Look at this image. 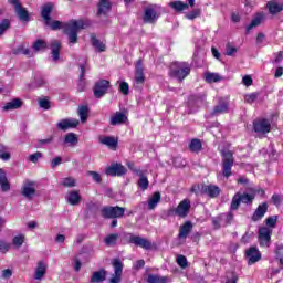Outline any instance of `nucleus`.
Instances as JSON below:
<instances>
[{"instance_id": "nucleus-42", "label": "nucleus", "mask_w": 283, "mask_h": 283, "mask_svg": "<svg viewBox=\"0 0 283 283\" xmlns=\"http://www.w3.org/2000/svg\"><path fill=\"white\" fill-rule=\"evenodd\" d=\"M229 112V104L222 103L214 107L213 114H227Z\"/></svg>"}, {"instance_id": "nucleus-40", "label": "nucleus", "mask_w": 283, "mask_h": 283, "mask_svg": "<svg viewBox=\"0 0 283 283\" xmlns=\"http://www.w3.org/2000/svg\"><path fill=\"white\" fill-rule=\"evenodd\" d=\"M264 224L266 227V229H275V227H277V216H271V217H268L265 220H264Z\"/></svg>"}, {"instance_id": "nucleus-61", "label": "nucleus", "mask_w": 283, "mask_h": 283, "mask_svg": "<svg viewBox=\"0 0 283 283\" xmlns=\"http://www.w3.org/2000/svg\"><path fill=\"white\" fill-rule=\"evenodd\" d=\"M61 163H63V158H61V156L53 158L51 160V169L59 167V165H61Z\"/></svg>"}, {"instance_id": "nucleus-64", "label": "nucleus", "mask_w": 283, "mask_h": 283, "mask_svg": "<svg viewBox=\"0 0 283 283\" xmlns=\"http://www.w3.org/2000/svg\"><path fill=\"white\" fill-rule=\"evenodd\" d=\"M235 52H238V49H235V46L228 45L226 49L227 56H233V54H235Z\"/></svg>"}, {"instance_id": "nucleus-23", "label": "nucleus", "mask_w": 283, "mask_h": 283, "mask_svg": "<svg viewBox=\"0 0 283 283\" xmlns=\"http://www.w3.org/2000/svg\"><path fill=\"white\" fill-rule=\"evenodd\" d=\"M66 202L76 207L81 202V192L78 190H72L66 195Z\"/></svg>"}, {"instance_id": "nucleus-37", "label": "nucleus", "mask_w": 283, "mask_h": 283, "mask_svg": "<svg viewBox=\"0 0 283 283\" xmlns=\"http://www.w3.org/2000/svg\"><path fill=\"white\" fill-rule=\"evenodd\" d=\"M24 242H25V234H22V233L17 234L12 239V244H13V247H15V249H21V247H23Z\"/></svg>"}, {"instance_id": "nucleus-4", "label": "nucleus", "mask_w": 283, "mask_h": 283, "mask_svg": "<svg viewBox=\"0 0 283 283\" xmlns=\"http://www.w3.org/2000/svg\"><path fill=\"white\" fill-rule=\"evenodd\" d=\"M273 235V229L266 228V226L259 227V244L263 249L271 247V237Z\"/></svg>"}, {"instance_id": "nucleus-28", "label": "nucleus", "mask_w": 283, "mask_h": 283, "mask_svg": "<svg viewBox=\"0 0 283 283\" xmlns=\"http://www.w3.org/2000/svg\"><path fill=\"white\" fill-rule=\"evenodd\" d=\"M106 277H107V271L105 270L95 271L91 276V282L92 283L105 282Z\"/></svg>"}, {"instance_id": "nucleus-32", "label": "nucleus", "mask_w": 283, "mask_h": 283, "mask_svg": "<svg viewBox=\"0 0 283 283\" xmlns=\"http://www.w3.org/2000/svg\"><path fill=\"white\" fill-rule=\"evenodd\" d=\"M77 114L80 116L81 123H87V118L90 117V107H87V105L80 106Z\"/></svg>"}, {"instance_id": "nucleus-7", "label": "nucleus", "mask_w": 283, "mask_h": 283, "mask_svg": "<svg viewBox=\"0 0 283 283\" xmlns=\"http://www.w3.org/2000/svg\"><path fill=\"white\" fill-rule=\"evenodd\" d=\"M102 216L103 218H109V219H116V218H123L125 216V208L123 207H104L102 209Z\"/></svg>"}, {"instance_id": "nucleus-30", "label": "nucleus", "mask_w": 283, "mask_h": 283, "mask_svg": "<svg viewBox=\"0 0 283 283\" xmlns=\"http://www.w3.org/2000/svg\"><path fill=\"white\" fill-rule=\"evenodd\" d=\"M135 82L145 83V73L143 72V62L138 61L136 64Z\"/></svg>"}, {"instance_id": "nucleus-53", "label": "nucleus", "mask_w": 283, "mask_h": 283, "mask_svg": "<svg viewBox=\"0 0 283 283\" xmlns=\"http://www.w3.org/2000/svg\"><path fill=\"white\" fill-rule=\"evenodd\" d=\"M10 28V20L4 19L0 22V36L6 33V30Z\"/></svg>"}, {"instance_id": "nucleus-41", "label": "nucleus", "mask_w": 283, "mask_h": 283, "mask_svg": "<svg viewBox=\"0 0 283 283\" xmlns=\"http://www.w3.org/2000/svg\"><path fill=\"white\" fill-rule=\"evenodd\" d=\"M45 48H48V43H45L43 40H36L32 44L33 52H41V50H45Z\"/></svg>"}, {"instance_id": "nucleus-54", "label": "nucleus", "mask_w": 283, "mask_h": 283, "mask_svg": "<svg viewBox=\"0 0 283 283\" xmlns=\"http://www.w3.org/2000/svg\"><path fill=\"white\" fill-rule=\"evenodd\" d=\"M200 14H201L200 9H195L190 13L186 14V19L193 21V19H198V17H200Z\"/></svg>"}, {"instance_id": "nucleus-59", "label": "nucleus", "mask_w": 283, "mask_h": 283, "mask_svg": "<svg viewBox=\"0 0 283 283\" xmlns=\"http://www.w3.org/2000/svg\"><path fill=\"white\" fill-rule=\"evenodd\" d=\"M10 251V243L1 240L0 241V253H8Z\"/></svg>"}, {"instance_id": "nucleus-35", "label": "nucleus", "mask_w": 283, "mask_h": 283, "mask_svg": "<svg viewBox=\"0 0 283 283\" xmlns=\"http://www.w3.org/2000/svg\"><path fill=\"white\" fill-rule=\"evenodd\" d=\"M158 202H160V192H155L148 200V209H156V207H158Z\"/></svg>"}, {"instance_id": "nucleus-21", "label": "nucleus", "mask_w": 283, "mask_h": 283, "mask_svg": "<svg viewBox=\"0 0 283 283\" xmlns=\"http://www.w3.org/2000/svg\"><path fill=\"white\" fill-rule=\"evenodd\" d=\"M193 229V223L191 221H186L180 228H179V234L178 238L180 240L187 239V235L191 233V230Z\"/></svg>"}, {"instance_id": "nucleus-45", "label": "nucleus", "mask_w": 283, "mask_h": 283, "mask_svg": "<svg viewBox=\"0 0 283 283\" xmlns=\"http://www.w3.org/2000/svg\"><path fill=\"white\" fill-rule=\"evenodd\" d=\"M189 147L191 151L198 153L202 149V143L199 139H192Z\"/></svg>"}, {"instance_id": "nucleus-3", "label": "nucleus", "mask_w": 283, "mask_h": 283, "mask_svg": "<svg viewBox=\"0 0 283 283\" xmlns=\"http://www.w3.org/2000/svg\"><path fill=\"white\" fill-rule=\"evenodd\" d=\"M222 176H224V178H229L232 172H231V168L233 167V153H231V150H223L222 151Z\"/></svg>"}, {"instance_id": "nucleus-13", "label": "nucleus", "mask_w": 283, "mask_h": 283, "mask_svg": "<svg viewBox=\"0 0 283 283\" xmlns=\"http://www.w3.org/2000/svg\"><path fill=\"white\" fill-rule=\"evenodd\" d=\"M253 125L256 134H269L271 132V122L269 119H258Z\"/></svg>"}, {"instance_id": "nucleus-15", "label": "nucleus", "mask_w": 283, "mask_h": 283, "mask_svg": "<svg viewBox=\"0 0 283 283\" xmlns=\"http://www.w3.org/2000/svg\"><path fill=\"white\" fill-rule=\"evenodd\" d=\"M78 127V119L75 118H65L57 123V129L62 132H67V129H74Z\"/></svg>"}, {"instance_id": "nucleus-1", "label": "nucleus", "mask_w": 283, "mask_h": 283, "mask_svg": "<svg viewBox=\"0 0 283 283\" xmlns=\"http://www.w3.org/2000/svg\"><path fill=\"white\" fill-rule=\"evenodd\" d=\"M45 25L51 28V30H61L63 28V22L61 21H52L45 22ZM90 23L87 21H75L71 20L69 23L64 25V32L69 36V43H76L78 41V30H85Z\"/></svg>"}, {"instance_id": "nucleus-63", "label": "nucleus", "mask_w": 283, "mask_h": 283, "mask_svg": "<svg viewBox=\"0 0 283 283\" xmlns=\"http://www.w3.org/2000/svg\"><path fill=\"white\" fill-rule=\"evenodd\" d=\"M242 83L247 87H250V85H253V78L251 77V75H245L242 77Z\"/></svg>"}, {"instance_id": "nucleus-60", "label": "nucleus", "mask_w": 283, "mask_h": 283, "mask_svg": "<svg viewBox=\"0 0 283 283\" xmlns=\"http://www.w3.org/2000/svg\"><path fill=\"white\" fill-rule=\"evenodd\" d=\"M80 69H81L80 81H83L85 76V71L88 70L86 60H84V63H80Z\"/></svg>"}, {"instance_id": "nucleus-57", "label": "nucleus", "mask_w": 283, "mask_h": 283, "mask_svg": "<svg viewBox=\"0 0 283 283\" xmlns=\"http://www.w3.org/2000/svg\"><path fill=\"white\" fill-rule=\"evenodd\" d=\"M177 264H179L181 269H187V258L185 255H178Z\"/></svg>"}, {"instance_id": "nucleus-39", "label": "nucleus", "mask_w": 283, "mask_h": 283, "mask_svg": "<svg viewBox=\"0 0 283 283\" xmlns=\"http://www.w3.org/2000/svg\"><path fill=\"white\" fill-rule=\"evenodd\" d=\"M262 19H264V15L262 13L256 14L252 22L247 27L248 32H251L253 28H258V25L262 23Z\"/></svg>"}, {"instance_id": "nucleus-26", "label": "nucleus", "mask_w": 283, "mask_h": 283, "mask_svg": "<svg viewBox=\"0 0 283 283\" xmlns=\"http://www.w3.org/2000/svg\"><path fill=\"white\" fill-rule=\"evenodd\" d=\"M64 145L66 147H76L78 145V136L74 133H69L64 137Z\"/></svg>"}, {"instance_id": "nucleus-25", "label": "nucleus", "mask_w": 283, "mask_h": 283, "mask_svg": "<svg viewBox=\"0 0 283 283\" xmlns=\"http://www.w3.org/2000/svg\"><path fill=\"white\" fill-rule=\"evenodd\" d=\"M51 54L53 61H59V59H61V42L54 40L51 43Z\"/></svg>"}, {"instance_id": "nucleus-58", "label": "nucleus", "mask_w": 283, "mask_h": 283, "mask_svg": "<svg viewBox=\"0 0 283 283\" xmlns=\"http://www.w3.org/2000/svg\"><path fill=\"white\" fill-rule=\"evenodd\" d=\"M272 203L275 205V207H280V205H282V196L274 193L271 198Z\"/></svg>"}, {"instance_id": "nucleus-8", "label": "nucleus", "mask_w": 283, "mask_h": 283, "mask_svg": "<svg viewBox=\"0 0 283 283\" xmlns=\"http://www.w3.org/2000/svg\"><path fill=\"white\" fill-rule=\"evenodd\" d=\"M112 264L114 273L109 279V283H120V280H123V261L120 259H113Z\"/></svg>"}, {"instance_id": "nucleus-6", "label": "nucleus", "mask_w": 283, "mask_h": 283, "mask_svg": "<svg viewBox=\"0 0 283 283\" xmlns=\"http://www.w3.org/2000/svg\"><path fill=\"white\" fill-rule=\"evenodd\" d=\"M21 193L23 198H27V200H33L34 196H36V182L27 179L23 181Z\"/></svg>"}, {"instance_id": "nucleus-43", "label": "nucleus", "mask_w": 283, "mask_h": 283, "mask_svg": "<svg viewBox=\"0 0 283 283\" xmlns=\"http://www.w3.org/2000/svg\"><path fill=\"white\" fill-rule=\"evenodd\" d=\"M240 202H242V193L238 192V193H235L234 197L232 198L231 209H232V210L238 209V207H240Z\"/></svg>"}, {"instance_id": "nucleus-9", "label": "nucleus", "mask_w": 283, "mask_h": 283, "mask_svg": "<svg viewBox=\"0 0 283 283\" xmlns=\"http://www.w3.org/2000/svg\"><path fill=\"white\" fill-rule=\"evenodd\" d=\"M158 21V6L149 4L144 9V23H156Z\"/></svg>"}, {"instance_id": "nucleus-36", "label": "nucleus", "mask_w": 283, "mask_h": 283, "mask_svg": "<svg viewBox=\"0 0 283 283\" xmlns=\"http://www.w3.org/2000/svg\"><path fill=\"white\" fill-rule=\"evenodd\" d=\"M111 8H112V6L109 4V1L102 0L98 4L97 12H98V14H107V12H109Z\"/></svg>"}, {"instance_id": "nucleus-44", "label": "nucleus", "mask_w": 283, "mask_h": 283, "mask_svg": "<svg viewBox=\"0 0 283 283\" xmlns=\"http://www.w3.org/2000/svg\"><path fill=\"white\" fill-rule=\"evenodd\" d=\"M92 44L97 52H105V43L101 42L98 39L92 38Z\"/></svg>"}, {"instance_id": "nucleus-48", "label": "nucleus", "mask_w": 283, "mask_h": 283, "mask_svg": "<svg viewBox=\"0 0 283 283\" xmlns=\"http://www.w3.org/2000/svg\"><path fill=\"white\" fill-rule=\"evenodd\" d=\"M255 200V195L243 193L241 195V202L244 205H251Z\"/></svg>"}, {"instance_id": "nucleus-52", "label": "nucleus", "mask_w": 283, "mask_h": 283, "mask_svg": "<svg viewBox=\"0 0 283 283\" xmlns=\"http://www.w3.org/2000/svg\"><path fill=\"white\" fill-rule=\"evenodd\" d=\"M39 105L41 107V109H50L51 105H50V99L48 97H43L39 99Z\"/></svg>"}, {"instance_id": "nucleus-50", "label": "nucleus", "mask_w": 283, "mask_h": 283, "mask_svg": "<svg viewBox=\"0 0 283 283\" xmlns=\"http://www.w3.org/2000/svg\"><path fill=\"white\" fill-rule=\"evenodd\" d=\"M138 186H139V188L143 189L144 191H145L146 189H148V187H149V180L147 179V177L142 176V177L139 178Z\"/></svg>"}, {"instance_id": "nucleus-19", "label": "nucleus", "mask_w": 283, "mask_h": 283, "mask_svg": "<svg viewBox=\"0 0 283 283\" xmlns=\"http://www.w3.org/2000/svg\"><path fill=\"white\" fill-rule=\"evenodd\" d=\"M109 123L113 126L125 125V123H127V115L123 112H116L111 116Z\"/></svg>"}, {"instance_id": "nucleus-12", "label": "nucleus", "mask_w": 283, "mask_h": 283, "mask_svg": "<svg viewBox=\"0 0 283 283\" xmlns=\"http://www.w3.org/2000/svg\"><path fill=\"white\" fill-rule=\"evenodd\" d=\"M188 3H185L180 0L174 1L169 3V7L175 10V12H184V10H189L190 8H193L196 6V0H187Z\"/></svg>"}, {"instance_id": "nucleus-31", "label": "nucleus", "mask_w": 283, "mask_h": 283, "mask_svg": "<svg viewBox=\"0 0 283 283\" xmlns=\"http://www.w3.org/2000/svg\"><path fill=\"white\" fill-rule=\"evenodd\" d=\"M147 282L148 283H169V276H160L158 274H149Z\"/></svg>"}, {"instance_id": "nucleus-27", "label": "nucleus", "mask_w": 283, "mask_h": 283, "mask_svg": "<svg viewBox=\"0 0 283 283\" xmlns=\"http://www.w3.org/2000/svg\"><path fill=\"white\" fill-rule=\"evenodd\" d=\"M23 105V102L19 98L8 102L3 107V112H12V109H19Z\"/></svg>"}, {"instance_id": "nucleus-2", "label": "nucleus", "mask_w": 283, "mask_h": 283, "mask_svg": "<svg viewBox=\"0 0 283 283\" xmlns=\"http://www.w3.org/2000/svg\"><path fill=\"white\" fill-rule=\"evenodd\" d=\"M190 73L191 66L187 62H176L170 69V76L177 81H185Z\"/></svg>"}, {"instance_id": "nucleus-62", "label": "nucleus", "mask_w": 283, "mask_h": 283, "mask_svg": "<svg viewBox=\"0 0 283 283\" xmlns=\"http://www.w3.org/2000/svg\"><path fill=\"white\" fill-rule=\"evenodd\" d=\"M45 78L43 77H38L34 82H33V87H45Z\"/></svg>"}, {"instance_id": "nucleus-46", "label": "nucleus", "mask_w": 283, "mask_h": 283, "mask_svg": "<svg viewBox=\"0 0 283 283\" xmlns=\"http://www.w3.org/2000/svg\"><path fill=\"white\" fill-rule=\"evenodd\" d=\"M116 240H118V234L114 233V234H109L106 239H105V244L107 247H114V244H116Z\"/></svg>"}, {"instance_id": "nucleus-16", "label": "nucleus", "mask_w": 283, "mask_h": 283, "mask_svg": "<svg viewBox=\"0 0 283 283\" xmlns=\"http://www.w3.org/2000/svg\"><path fill=\"white\" fill-rule=\"evenodd\" d=\"M125 174H127V169L120 164H112L106 169V176H125Z\"/></svg>"}, {"instance_id": "nucleus-38", "label": "nucleus", "mask_w": 283, "mask_h": 283, "mask_svg": "<svg viewBox=\"0 0 283 283\" xmlns=\"http://www.w3.org/2000/svg\"><path fill=\"white\" fill-rule=\"evenodd\" d=\"M0 187L1 191H10V182H8V177H6V172L2 170L0 174Z\"/></svg>"}, {"instance_id": "nucleus-20", "label": "nucleus", "mask_w": 283, "mask_h": 283, "mask_svg": "<svg viewBox=\"0 0 283 283\" xmlns=\"http://www.w3.org/2000/svg\"><path fill=\"white\" fill-rule=\"evenodd\" d=\"M201 191L210 198H218V196H220V187L214 185L202 186Z\"/></svg>"}, {"instance_id": "nucleus-14", "label": "nucleus", "mask_w": 283, "mask_h": 283, "mask_svg": "<svg viewBox=\"0 0 283 283\" xmlns=\"http://www.w3.org/2000/svg\"><path fill=\"white\" fill-rule=\"evenodd\" d=\"M46 273H48V263L45 261H40L35 266V270L33 273V280H38L39 282H41V280L45 277Z\"/></svg>"}, {"instance_id": "nucleus-22", "label": "nucleus", "mask_w": 283, "mask_h": 283, "mask_svg": "<svg viewBox=\"0 0 283 283\" xmlns=\"http://www.w3.org/2000/svg\"><path fill=\"white\" fill-rule=\"evenodd\" d=\"M99 143L108 147V149H116L118 147V140L112 136H101Z\"/></svg>"}, {"instance_id": "nucleus-18", "label": "nucleus", "mask_w": 283, "mask_h": 283, "mask_svg": "<svg viewBox=\"0 0 283 283\" xmlns=\"http://www.w3.org/2000/svg\"><path fill=\"white\" fill-rule=\"evenodd\" d=\"M245 255L248 258V264H255V262H260V260H262V254L258 248H250L245 252Z\"/></svg>"}, {"instance_id": "nucleus-34", "label": "nucleus", "mask_w": 283, "mask_h": 283, "mask_svg": "<svg viewBox=\"0 0 283 283\" xmlns=\"http://www.w3.org/2000/svg\"><path fill=\"white\" fill-rule=\"evenodd\" d=\"M15 14H18L20 21H30V15L28 14V11L21 6H17Z\"/></svg>"}, {"instance_id": "nucleus-55", "label": "nucleus", "mask_w": 283, "mask_h": 283, "mask_svg": "<svg viewBox=\"0 0 283 283\" xmlns=\"http://www.w3.org/2000/svg\"><path fill=\"white\" fill-rule=\"evenodd\" d=\"M40 158H43V154L41 151H36L29 156L30 163H39Z\"/></svg>"}, {"instance_id": "nucleus-24", "label": "nucleus", "mask_w": 283, "mask_h": 283, "mask_svg": "<svg viewBox=\"0 0 283 283\" xmlns=\"http://www.w3.org/2000/svg\"><path fill=\"white\" fill-rule=\"evenodd\" d=\"M54 8V4H52V2H48L46 4H44L41 9V15L42 19L44 20V23H50V14H52V10Z\"/></svg>"}, {"instance_id": "nucleus-11", "label": "nucleus", "mask_w": 283, "mask_h": 283, "mask_svg": "<svg viewBox=\"0 0 283 283\" xmlns=\"http://www.w3.org/2000/svg\"><path fill=\"white\" fill-rule=\"evenodd\" d=\"M190 209L191 201L189 199H184L175 209V216H178L179 218H187L189 216Z\"/></svg>"}, {"instance_id": "nucleus-51", "label": "nucleus", "mask_w": 283, "mask_h": 283, "mask_svg": "<svg viewBox=\"0 0 283 283\" xmlns=\"http://www.w3.org/2000/svg\"><path fill=\"white\" fill-rule=\"evenodd\" d=\"M275 255L280 264H283V245L282 244L276 245Z\"/></svg>"}, {"instance_id": "nucleus-5", "label": "nucleus", "mask_w": 283, "mask_h": 283, "mask_svg": "<svg viewBox=\"0 0 283 283\" xmlns=\"http://www.w3.org/2000/svg\"><path fill=\"white\" fill-rule=\"evenodd\" d=\"M124 238L125 240H127L129 244H135V247H140L142 249H146V250L151 249V242H149V240L145 238L136 237L132 233H125Z\"/></svg>"}, {"instance_id": "nucleus-33", "label": "nucleus", "mask_w": 283, "mask_h": 283, "mask_svg": "<svg viewBox=\"0 0 283 283\" xmlns=\"http://www.w3.org/2000/svg\"><path fill=\"white\" fill-rule=\"evenodd\" d=\"M205 81L207 83H220L222 81V76L218 73H205Z\"/></svg>"}, {"instance_id": "nucleus-56", "label": "nucleus", "mask_w": 283, "mask_h": 283, "mask_svg": "<svg viewBox=\"0 0 283 283\" xmlns=\"http://www.w3.org/2000/svg\"><path fill=\"white\" fill-rule=\"evenodd\" d=\"M119 92H122V94L127 96V94H129V84L127 82H122L119 84Z\"/></svg>"}, {"instance_id": "nucleus-49", "label": "nucleus", "mask_w": 283, "mask_h": 283, "mask_svg": "<svg viewBox=\"0 0 283 283\" xmlns=\"http://www.w3.org/2000/svg\"><path fill=\"white\" fill-rule=\"evenodd\" d=\"M258 96H259L258 93H250L244 96V101L245 103H249L251 105L255 103V101H258Z\"/></svg>"}, {"instance_id": "nucleus-29", "label": "nucleus", "mask_w": 283, "mask_h": 283, "mask_svg": "<svg viewBox=\"0 0 283 283\" xmlns=\"http://www.w3.org/2000/svg\"><path fill=\"white\" fill-rule=\"evenodd\" d=\"M268 9L270 14H279V12H282L283 10V4L279 3L275 0H272L270 2H268Z\"/></svg>"}, {"instance_id": "nucleus-10", "label": "nucleus", "mask_w": 283, "mask_h": 283, "mask_svg": "<svg viewBox=\"0 0 283 283\" xmlns=\"http://www.w3.org/2000/svg\"><path fill=\"white\" fill-rule=\"evenodd\" d=\"M107 90H109V81L99 80L95 83L93 94L95 98H103V96L107 94Z\"/></svg>"}, {"instance_id": "nucleus-47", "label": "nucleus", "mask_w": 283, "mask_h": 283, "mask_svg": "<svg viewBox=\"0 0 283 283\" xmlns=\"http://www.w3.org/2000/svg\"><path fill=\"white\" fill-rule=\"evenodd\" d=\"M62 185L63 187H76V179H74L73 177H66L62 180Z\"/></svg>"}, {"instance_id": "nucleus-17", "label": "nucleus", "mask_w": 283, "mask_h": 283, "mask_svg": "<svg viewBox=\"0 0 283 283\" xmlns=\"http://www.w3.org/2000/svg\"><path fill=\"white\" fill-rule=\"evenodd\" d=\"M266 211H269V205H266V202L259 205L254 213L252 214V221L260 222V220H262V218L266 216Z\"/></svg>"}]
</instances>
